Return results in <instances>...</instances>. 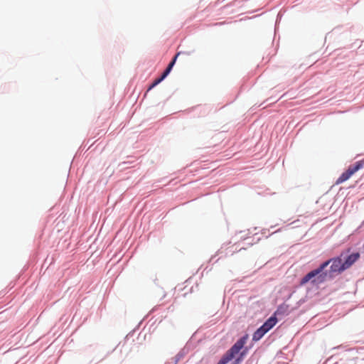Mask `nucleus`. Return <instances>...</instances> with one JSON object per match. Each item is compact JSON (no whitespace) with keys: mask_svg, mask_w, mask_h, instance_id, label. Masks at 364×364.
<instances>
[{"mask_svg":"<svg viewBox=\"0 0 364 364\" xmlns=\"http://www.w3.org/2000/svg\"><path fill=\"white\" fill-rule=\"evenodd\" d=\"M328 266V262L322 263L318 268L311 271L301 280L300 284L304 285L311 281L313 284H319L324 281L326 274H322L323 270Z\"/></svg>","mask_w":364,"mask_h":364,"instance_id":"f257e3e1","label":"nucleus"},{"mask_svg":"<svg viewBox=\"0 0 364 364\" xmlns=\"http://www.w3.org/2000/svg\"><path fill=\"white\" fill-rule=\"evenodd\" d=\"M248 336L245 335L240 338L231 348L229 349L225 354L219 360L218 364H227L237 355L240 350L244 347L247 342Z\"/></svg>","mask_w":364,"mask_h":364,"instance_id":"f03ea898","label":"nucleus"},{"mask_svg":"<svg viewBox=\"0 0 364 364\" xmlns=\"http://www.w3.org/2000/svg\"><path fill=\"white\" fill-rule=\"evenodd\" d=\"M364 167V161H356L350 165L336 181V184H340L349 179L355 172Z\"/></svg>","mask_w":364,"mask_h":364,"instance_id":"7ed1b4c3","label":"nucleus"},{"mask_svg":"<svg viewBox=\"0 0 364 364\" xmlns=\"http://www.w3.org/2000/svg\"><path fill=\"white\" fill-rule=\"evenodd\" d=\"M181 52H178L173 58L172 61L169 63L166 69L164 70L161 76L157 79H156L147 88L146 91H150L151 89H153L156 85L160 83L171 72L173 65L176 63V60L177 58L181 54Z\"/></svg>","mask_w":364,"mask_h":364,"instance_id":"20e7f679","label":"nucleus"},{"mask_svg":"<svg viewBox=\"0 0 364 364\" xmlns=\"http://www.w3.org/2000/svg\"><path fill=\"white\" fill-rule=\"evenodd\" d=\"M326 262H328V265L331 263V266L330 267L331 272L340 273L346 269L341 257H335L326 261Z\"/></svg>","mask_w":364,"mask_h":364,"instance_id":"39448f33","label":"nucleus"},{"mask_svg":"<svg viewBox=\"0 0 364 364\" xmlns=\"http://www.w3.org/2000/svg\"><path fill=\"white\" fill-rule=\"evenodd\" d=\"M359 257L360 254L358 252L350 255L343 262L346 269L350 268L359 259Z\"/></svg>","mask_w":364,"mask_h":364,"instance_id":"423d86ee","label":"nucleus"},{"mask_svg":"<svg viewBox=\"0 0 364 364\" xmlns=\"http://www.w3.org/2000/svg\"><path fill=\"white\" fill-rule=\"evenodd\" d=\"M277 323V319L276 316H272L269 318L264 324L261 326L263 329H264L267 333L272 329Z\"/></svg>","mask_w":364,"mask_h":364,"instance_id":"0eeeda50","label":"nucleus"},{"mask_svg":"<svg viewBox=\"0 0 364 364\" xmlns=\"http://www.w3.org/2000/svg\"><path fill=\"white\" fill-rule=\"evenodd\" d=\"M267 333V331L263 329L261 326L254 333L252 336V340L254 341H257L260 340L264 335Z\"/></svg>","mask_w":364,"mask_h":364,"instance_id":"6e6552de","label":"nucleus"},{"mask_svg":"<svg viewBox=\"0 0 364 364\" xmlns=\"http://www.w3.org/2000/svg\"><path fill=\"white\" fill-rule=\"evenodd\" d=\"M287 306H279L273 316L284 314L287 310Z\"/></svg>","mask_w":364,"mask_h":364,"instance_id":"1a4fd4ad","label":"nucleus"},{"mask_svg":"<svg viewBox=\"0 0 364 364\" xmlns=\"http://www.w3.org/2000/svg\"><path fill=\"white\" fill-rule=\"evenodd\" d=\"M223 24H224V22L218 23L215 25H223Z\"/></svg>","mask_w":364,"mask_h":364,"instance_id":"9d476101","label":"nucleus"},{"mask_svg":"<svg viewBox=\"0 0 364 364\" xmlns=\"http://www.w3.org/2000/svg\"><path fill=\"white\" fill-rule=\"evenodd\" d=\"M238 362H239V359H237V360H236V363H235V364H237V363H238Z\"/></svg>","mask_w":364,"mask_h":364,"instance_id":"9b49d317","label":"nucleus"}]
</instances>
